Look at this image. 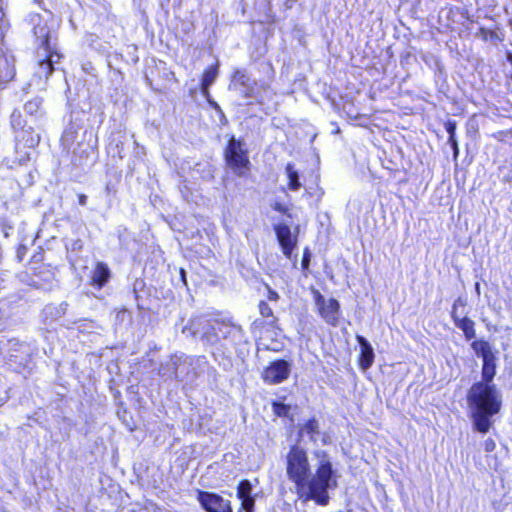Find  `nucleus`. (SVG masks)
<instances>
[{
  "label": "nucleus",
  "instance_id": "nucleus-12",
  "mask_svg": "<svg viewBox=\"0 0 512 512\" xmlns=\"http://www.w3.org/2000/svg\"><path fill=\"white\" fill-rule=\"evenodd\" d=\"M111 279V270L105 262H96L89 275L88 284L94 289L101 290Z\"/></svg>",
  "mask_w": 512,
  "mask_h": 512
},
{
  "label": "nucleus",
  "instance_id": "nucleus-16",
  "mask_svg": "<svg viewBox=\"0 0 512 512\" xmlns=\"http://www.w3.org/2000/svg\"><path fill=\"white\" fill-rule=\"evenodd\" d=\"M285 171L288 177L287 187L290 191H297L301 187V183L299 180V174L294 169L293 164L287 163L285 166Z\"/></svg>",
  "mask_w": 512,
  "mask_h": 512
},
{
  "label": "nucleus",
  "instance_id": "nucleus-9",
  "mask_svg": "<svg viewBox=\"0 0 512 512\" xmlns=\"http://www.w3.org/2000/svg\"><path fill=\"white\" fill-rule=\"evenodd\" d=\"M258 311L261 316V319H255L251 323V331L252 333L261 334L266 330H273L278 328L279 319L275 315L273 309L265 300H260L258 303Z\"/></svg>",
  "mask_w": 512,
  "mask_h": 512
},
{
  "label": "nucleus",
  "instance_id": "nucleus-18",
  "mask_svg": "<svg viewBox=\"0 0 512 512\" xmlns=\"http://www.w3.org/2000/svg\"><path fill=\"white\" fill-rule=\"evenodd\" d=\"M252 492L253 486L248 479H242L239 481L236 488V496L240 501L254 496Z\"/></svg>",
  "mask_w": 512,
  "mask_h": 512
},
{
  "label": "nucleus",
  "instance_id": "nucleus-14",
  "mask_svg": "<svg viewBox=\"0 0 512 512\" xmlns=\"http://www.w3.org/2000/svg\"><path fill=\"white\" fill-rule=\"evenodd\" d=\"M34 277L30 278L29 285L35 289L44 288V286L51 282L53 273L46 265H39L38 267L33 268Z\"/></svg>",
  "mask_w": 512,
  "mask_h": 512
},
{
  "label": "nucleus",
  "instance_id": "nucleus-2",
  "mask_svg": "<svg viewBox=\"0 0 512 512\" xmlns=\"http://www.w3.org/2000/svg\"><path fill=\"white\" fill-rule=\"evenodd\" d=\"M286 474L294 483L299 498L313 500L316 504L326 506L330 497L328 489L336 486L334 470L330 460H321L315 474L311 476V465L304 448L294 444L286 455Z\"/></svg>",
  "mask_w": 512,
  "mask_h": 512
},
{
  "label": "nucleus",
  "instance_id": "nucleus-26",
  "mask_svg": "<svg viewBox=\"0 0 512 512\" xmlns=\"http://www.w3.org/2000/svg\"><path fill=\"white\" fill-rule=\"evenodd\" d=\"M272 209L278 213L285 215L287 218H292V214L290 213V209L286 204L281 202H275L272 205Z\"/></svg>",
  "mask_w": 512,
  "mask_h": 512
},
{
  "label": "nucleus",
  "instance_id": "nucleus-36",
  "mask_svg": "<svg viewBox=\"0 0 512 512\" xmlns=\"http://www.w3.org/2000/svg\"><path fill=\"white\" fill-rule=\"evenodd\" d=\"M237 512H246V511L242 510L241 508H238Z\"/></svg>",
  "mask_w": 512,
  "mask_h": 512
},
{
  "label": "nucleus",
  "instance_id": "nucleus-35",
  "mask_svg": "<svg viewBox=\"0 0 512 512\" xmlns=\"http://www.w3.org/2000/svg\"><path fill=\"white\" fill-rule=\"evenodd\" d=\"M180 276H182L183 280L185 281V270L183 268L180 269Z\"/></svg>",
  "mask_w": 512,
  "mask_h": 512
},
{
  "label": "nucleus",
  "instance_id": "nucleus-31",
  "mask_svg": "<svg viewBox=\"0 0 512 512\" xmlns=\"http://www.w3.org/2000/svg\"><path fill=\"white\" fill-rule=\"evenodd\" d=\"M449 145L451 146L452 150H453V159L456 161L459 157V153H460V150H459V145H458V140H455V141H452V142H448Z\"/></svg>",
  "mask_w": 512,
  "mask_h": 512
},
{
  "label": "nucleus",
  "instance_id": "nucleus-25",
  "mask_svg": "<svg viewBox=\"0 0 512 512\" xmlns=\"http://www.w3.org/2000/svg\"><path fill=\"white\" fill-rule=\"evenodd\" d=\"M255 504L256 499L255 496H252L250 498H246L240 501V507L242 510L246 512H255Z\"/></svg>",
  "mask_w": 512,
  "mask_h": 512
},
{
  "label": "nucleus",
  "instance_id": "nucleus-24",
  "mask_svg": "<svg viewBox=\"0 0 512 512\" xmlns=\"http://www.w3.org/2000/svg\"><path fill=\"white\" fill-rule=\"evenodd\" d=\"M40 47L43 48L45 52L57 51L56 48L51 46V36L49 30H46L45 33L41 36Z\"/></svg>",
  "mask_w": 512,
  "mask_h": 512
},
{
  "label": "nucleus",
  "instance_id": "nucleus-7",
  "mask_svg": "<svg viewBox=\"0 0 512 512\" xmlns=\"http://www.w3.org/2000/svg\"><path fill=\"white\" fill-rule=\"evenodd\" d=\"M196 498L206 512H233L231 501L218 493L197 490Z\"/></svg>",
  "mask_w": 512,
  "mask_h": 512
},
{
  "label": "nucleus",
  "instance_id": "nucleus-32",
  "mask_svg": "<svg viewBox=\"0 0 512 512\" xmlns=\"http://www.w3.org/2000/svg\"><path fill=\"white\" fill-rule=\"evenodd\" d=\"M508 131H498L493 134V137L497 139L499 142H503L507 137Z\"/></svg>",
  "mask_w": 512,
  "mask_h": 512
},
{
  "label": "nucleus",
  "instance_id": "nucleus-3",
  "mask_svg": "<svg viewBox=\"0 0 512 512\" xmlns=\"http://www.w3.org/2000/svg\"><path fill=\"white\" fill-rule=\"evenodd\" d=\"M222 155L226 167L237 177L249 178L251 176L252 163L249 149L240 138H236L233 134L230 135L223 148Z\"/></svg>",
  "mask_w": 512,
  "mask_h": 512
},
{
  "label": "nucleus",
  "instance_id": "nucleus-15",
  "mask_svg": "<svg viewBox=\"0 0 512 512\" xmlns=\"http://www.w3.org/2000/svg\"><path fill=\"white\" fill-rule=\"evenodd\" d=\"M63 54L58 51L46 52V55L38 60V66L44 71L45 78L48 79L55 71L54 64L59 63Z\"/></svg>",
  "mask_w": 512,
  "mask_h": 512
},
{
  "label": "nucleus",
  "instance_id": "nucleus-1",
  "mask_svg": "<svg viewBox=\"0 0 512 512\" xmlns=\"http://www.w3.org/2000/svg\"><path fill=\"white\" fill-rule=\"evenodd\" d=\"M471 348L482 358L481 380L470 386L466 401L473 429L485 434L493 426V417L502 409L501 393L493 383L497 372V357L490 343L484 339L473 340Z\"/></svg>",
  "mask_w": 512,
  "mask_h": 512
},
{
  "label": "nucleus",
  "instance_id": "nucleus-23",
  "mask_svg": "<svg viewBox=\"0 0 512 512\" xmlns=\"http://www.w3.org/2000/svg\"><path fill=\"white\" fill-rule=\"evenodd\" d=\"M445 130L449 134L448 142L458 140L456 137L457 122L455 120H447L444 123Z\"/></svg>",
  "mask_w": 512,
  "mask_h": 512
},
{
  "label": "nucleus",
  "instance_id": "nucleus-19",
  "mask_svg": "<svg viewBox=\"0 0 512 512\" xmlns=\"http://www.w3.org/2000/svg\"><path fill=\"white\" fill-rule=\"evenodd\" d=\"M271 407H272L273 414L276 417H279V418L290 417V413H291V409H292L290 404H286V403H283V402H280L277 400H273L271 402Z\"/></svg>",
  "mask_w": 512,
  "mask_h": 512
},
{
  "label": "nucleus",
  "instance_id": "nucleus-29",
  "mask_svg": "<svg viewBox=\"0 0 512 512\" xmlns=\"http://www.w3.org/2000/svg\"><path fill=\"white\" fill-rule=\"evenodd\" d=\"M265 287L267 289V300L277 302L280 299L279 293L276 290L272 289L268 284H265Z\"/></svg>",
  "mask_w": 512,
  "mask_h": 512
},
{
  "label": "nucleus",
  "instance_id": "nucleus-4",
  "mask_svg": "<svg viewBox=\"0 0 512 512\" xmlns=\"http://www.w3.org/2000/svg\"><path fill=\"white\" fill-rule=\"evenodd\" d=\"M313 301L318 315L331 327H337L341 318L340 303L335 298L326 299L317 289H312Z\"/></svg>",
  "mask_w": 512,
  "mask_h": 512
},
{
  "label": "nucleus",
  "instance_id": "nucleus-30",
  "mask_svg": "<svg viewBox=\"0 0 512 512\" xmlns=\"http://www.w3.org/2000/svg\"><path fill=\"white\" fill-rule=\"evenodd\" d=\"M483 448L487 453L493 452L496 449V442L489 437L483 442Z\"/></svg>",
  "mask_w": 512,
  "mask_h": 512
},
{
  "label": "nucleus",
  "instance_id": "nucleus-20",
  "mask_svg": "<svg viewBox=\"0 0 512 512\" xmlns=\"http://www.w3.org/2000/svg\"><path fill=\"white\" fill-rule=\"evenodd\" d=\"M301 430L305 431L311 441H315V435L319 434V423L315 417H311L305 421Z\"/></svg>",
  "mask_w": 512,
  "mask_h": 512
},
{
  "label": "nucleus",
  "instance_id": "nucleus-21",
  "mask_svg": "<svg viewBox=\"0 0 512 512\" xmlns=\"http://www.w3.org/2000/svg\"><path fill=\"white\" fill-rule=\"evenodd\" d=\"M231 83L236 87V88H244L246 86H248L250 83H249V79L246 75V73L242 70H235L232 72L231 74Z\"/></svg>",
  "mask_w": 512,
  "mask_h": 512
},
{
  "label": "nucleus",
  "instance_id": "nucleus-10",
  "mask_svg": "<svg viewBox=\"0 0 512 512\" xmlns=\"http://www.w3.org/2000/svg\"><path fill=\"white\" fill-rule=\"evenodd\" d=\"M146 84L157 93H164L167 90L165 82H178L176 75L171 70L164 69L163 72L157 66L149 69L145 76Z\"/></svg>",
  "mask_w": 512,
  "mask_h": 512
},
{
  "label": "nucleus",
  "instance_id": "nucleus-22",
  "mask_svg": "<svg viewBox=\"0 0 512 512\" xmlns=\"http://www.w3.org/2000/svg\"><path fill=\"white\" fill-rule=\"evenodd\" d=\"M477 36H479L484 42L486 41H495L499 40L502 41L503 39L500 38L497 34V32L493 29H487L485 27H480L477 31Z\"/></svg>",
  "mask_w": 512,
  "mask_h": 512
},
{
  "label": "nucleus",
  "instance_id": "nucleus-13",
  "mask_svg": "<svg viewBox=\"0 0 512 512\" xmlns=\"http://www.w3.org/2000/svg\"><path fill=\"white\" fill-rule=\"evenodd\" d=\"M356 341L360 346V352L357 356V364L362 371H366L374 363V350L369 341L364 336L356 335Z\"/></svg>",
  "mask_w": 512,
  "mask_h": 512
},
{
  "label": "nucleus",
  "instance_id": "nucleus-11",
  "mask_svg": "<svg viewBox=\"0 0 512 512\" xmlns=\"http://www.w3.org/2000/svg\"><path fill=\"white\" fill-rule=\"evenodd\" d=\"M220 63L217 60L215 63L207 66L201 75L200 91L201 94L207 99L208 103L215 109H219V105L210 98V86L215 82L219 73Z\"/></svg>",
  "mask_w": 512,
  "mask_h": 512
},
{
  "label": "nucleus",
  "instance_id": "nucleus-6",
  "mask_svg": "<svg viewBox=\"0 0 512 512\" xmlns=\"http://www.w3.org/2000/svg\"><path fill=\"white\" fill-rule=\"evenodd\" d=\"M291 373L290 363L283 359H275L264 367L261 372V379L269 385H277L286 381Z\"/></svg>",
  "mask_w": 512,
  "mask_h": 512
},
{
  "label": "nucleus",
  "instance_id": "nucleus-27",
  "mask_svg": "<svg viewBox=\"0 0 512 512\" xmlns=\"http://www.w3.org/2000/svg\"><path fill=\"white\" fill-rule=\"evenodd\" d=\"M311 260V252L309 247H305L303 249V255L301 260V268L304 272H306L309 269V264Z\"/></svg>",
  "mask_w": 512,
  "mask_h": 512
},
{
  "label": "nucleus",
  "instance_id": "nucleus-34",
  "mask_svg": "<svg viewBox=\"0 0 512 512\" xmlns=\"http://www.w3.org/2000/svg\"><path fill=\"white\" fill-rule=\"evenodd\" d=\"M40 141V136L38 134L32 135L30 138V146L34 147Z\"/></svg>",
  "mask_w": 512,
  "mask_h": 512
},
{
  "label": "nucleus",
  "instance_id": "nucleus-33",
  "mask_svg": "<svg viewBox=\"0 0 512 512\" xmlns=\"http://www.w3.org/2000/svg\"><path fill=\"white\" fill-rule=\"evenodd\" d=\"M78 203L81 206H85L87 204V196L83 193L78 194Z\"/></svg>",
  "mask_w": 512,
  "mask_h": 512
},
{
  "label": "nucleus",
  "instance_id": "nucleus-8",
  "mask_svg": "<svg viewBox=\"0 0 512 512\" xmlns=\"http://www.w3.org/2000/svg\"><path fill=\"white\" fill-rule=\"evenodd\" d=\"M466 305V300L461 296L458 297L452 304L450 316L454 325L463 332L464 338L470 341L476 337V323L470 317L458 314V308Z\"/></svg>",
  "mask_w": 512,
  "mask_h": 512
},
{
  "label": "nucleus",
  "instance_id": "nucleus-5",
  "mask_svg": "<svg viewBox=\"0 0 512 512\" xmlns=\"http://www.w3.org/2000/svg\"><path fill=\"white\" fill-rule=\"evenodd\" d=\"M273 230L283 255L287 259H291L298 245L300 233L299 225H296L292 230L290 226L285 223H277L273 226Z\"/></svg>",
  "mask_w": 512,
  "mask_h": 512
},
{
  "label": "nucleus",
  "instance_id": "nucleus-28",
  "mask_svg": "<svg viewBox=\"0 0 512 512\" xmlns=\"http://www.w3.org/2000/svg\"><path fill=\"white\" fill-rule=\"evenodd\" d=\"M256 82L250 83L248 86L244 87V91L242 93V96L244 98H252L256 95Z\"/></svg>",
  "mask_w": 512,
  "mask_h": 512
},
{
  "label": "nucleus",
  "instance_id": "nucleus-17",
  "mask_svg": "<svg viewBox=\"0 0 512 512\" xmlns=\"http://www.w3.org/2000/svg\"><path fill=\"white\" fill-rule=\"evenodd\" d=\"M211 322L213 323L211 325L212 329H215L216 327L219 329L233 328L239 332L242 331V327L240 325L233 323L232 319L222 317L220 313H217L216 317L211 319Z\"/></svg>",
  "mask_w": 512,
  "mask_h": 512
}]
</instances>
